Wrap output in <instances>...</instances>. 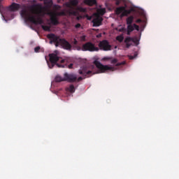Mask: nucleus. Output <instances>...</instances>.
<instances>
[{
  "label": "nucleus",
  "instance_id": "f257e3e1",
  "mask_svg": "<svg viewBox=\"0 0 179 179\" xmlns=\"http://www.w3.org/2000/svg\"><path fill=\"white\" fill-rule=\"evenodd\" d=\"M41 13L34 6H31L30 9L23 8L20 11V15L24 19L25 22H29L34 24H43L44 23L43 19L38 17Z\"/></svg>",
  "mask_w": 179,
  "mask_h": 179
},
{
  "label": "nucleus",
  "instance_id": "f03ea898",
  "mask_svg": "<svg viewBox=\"0 0 179 179\" xmlns=\"http://www.w3.org/2000/svg\"><path fill=\"white\" fill-rule=\"evenodd\" d=\"M47 37L50 40V43L52 44V43H55L56 47L61 45L64 50L72 49V45H71V43H69L65 38H59V37L55 36L54 34H48Z\"/></svg>",
  "mask_w": 179,
  "mask_h": 179
},
{
  "label": "nucleus",
  "instance_id": "7ed1b4c3",
  "mask_svg": "<svg viewBox=\"0 0 179 179\" xmlns=\"http://www.w3.org/2000/svg\"><path fill=\"white\" fill-rule=\"evenodd\" d=\"M94 64L99 70L92 73V75H94L95 73H104L105 72H107V71H114V67L109 66L108 65H103L97 60H95Z\"/></svg>",
  "mask_w": 179,
  "mask_h": 179
},
{
  "label": "nucleus",
  "instance_id": "20e7f679",
  "mask_svg": "<svg viewBox=\"0 0 179 179\" xmlns=\"http://www.w3.org/2000/svg\"><path fill=\"white\" fill-rule=\"evenodd\" d=\"M49 59H50V62H48V67L50 69H52V68H54V66H55V65H57L59 63L57 62H61V59L62 58L58 57V55H57L55 53H52L49 55Z\"/></svg>",
  "mask_w": 179,
  "mask_h": 179
},
{
  "label": "nucleus",
  "instance_id": "39448f33",
  "mask_svg": "<svg viewBox=\"0 0 179 179\" xmlns=\"http://www.w3.org/2000/svg\"><path fill=\"white\" fill-rule=\"evenodd\" d=\"M82 51H90V52H94L99 51V48L96 47L94 43L92 42H87L84 43L81 48Z\"/></svg>",
  "mask_w": 179,
  "mask_h": 179
},
{
  "label": "nucleus",
  "instance_id": "423d86ee",
  "mask_svg": "<svg viewBox=\"0 0 179 179\" xmlns=\"http://www.w3.org/2000/svg\"><path fill=\"white\" fill-rule=\"evenodd\" d=\"M78 80V76L75 73H64V80L69 82V83H73Z\"/></svg>",
  "mask_w": 179,
  "mask_h": 179
},
{
  "label": "nucleus",
  "instance_id": "0eeeda50",
  "mask_svg": "<svg viewBox=\"0 0 179 179\" xmlns=\"http://www.w3.org/2000/svg\"><path fill=\"white\" fill-rule=\"evenodd\" d=\"M78 73L80 75H82L83 77H79L78 78H77V82H80L81 80H83V79H86V78H89L88 76H92V74L93 73V71H86V70L83 69V70H78Z\"/></svg>",
  "mask_w": 179,
  "mask_h": 179
},
{
  "label": "nucleus",
  "instance_id": "6e6552de",
  "mask_svg": "<svg viewBox=\"0 0 179 179\" xmlns=\"http://www.w3.org/2000/svg\"><path fill=\"white\" fill-rule=\"evenodd\" d=\"M131 41L135 44V45H139V40L136 38H131L129 36H127L124 39V43L126 44V48H129L131 45H132V43H131Z\"/></svg>",
  "mask_w": 179,
  "mask_h": 179
},
{
  "label": "nucleus",
  "instance_id": "1a4fd4ad",
  "mask_svg": "<svg viewBox=\"0 0 179 179\" xmlns=\"http://www.w3.org/2000/svg\"><path fill=\"white\" fill-rule=\"evenodd\" d=\"M115 12L116 15H121L123 13V15L128 16L132 12V10H127V6H120L117 8Z\"/></svg>",
  "mask_w": 179,
  "mask_h": 179
},
{
  "label": "nucleus",
  "instance_id": "9d476101",
  "mask_svg": "<svg viewBox=\"0 0 179 179\" xmlns=\"http://www.w3.org/2000/svg\"><path fill=\"white\" fill-rule=\"evenodd\" d=\"M60 64H57V68H69V69H73V64L72 63L68 65V64H69V62L68 61V59H62L60 60Z\"/></svg>",
  "mask_w": 179,
  "mask_h": 179
},
{
  "label": "nucleus",
  "instance_id": "9b49d317",
  "mask_svg": "<svg viewBox=\"0 0 179 179\" xmlns=\"http://www.w3.org/2000/svg\"><path fill=\"white\" fill-rule=\"evenodd\" d=\"M99 47L103 51H110V50H111V45L107 40L101 41L99 44Z\"/></svg>",
  "mask_w": 179,
  "mask_h": 179
},
{
  "label": "nucleus",
  "instance_id": "f8f14e48",
  "mask_svg": "<svg viewBox=\"0 0 179 179\" xmlns=\"http://www.w3.org/2000/svg\"><path fill=\"white\" fill-rule=\"evenodd\" d=\"M103 22V17L100 15H97L95 18L92 20L93 27H99V26H101V23Z\"/></svg>",
  "mask_w": 179,
  "mask_h": 179
},
{
  "label": "nucleus",
  "instance_id": "ddd939ff",
  "mask_svg": "<svg viewBox=\"0 0 179 179\" xmlns=\"http://www.w3.org/2000/svg\"><path fill=\"white\" fill-rule=\"evenodd\" d=\"M19 9H20V4L16 3H13L7 8L8 12H17Z\"/></svg>",
  "mask_w": 179,
  "mask_h": 179
},
{
  "label": "nucleus",
  "instance_id": "4468645a",
  "mask_svg": "<svg viewBox=\"0 0 179 179\" xmlns=\"http://www.w3.org/2000/svg\"><path fill=\"white\" fill-rule=\"evenodd\" d=\"M48 15H50V22L53 26H57L59 24V21H58V18H57V15L54 13H49Z\"/></svg>",
  "mask_w": 179,
  "mask_h": 179
},
{
  "label": "nucleus",
  "instance_id": "2eb2a0df",
  "mask_svg": "<svg viewBox=\"0 0 179 179\" xmlns=\"http://www.w3.org/2000/svg\"><path fill=\"white\" fill-rule=\"evenodd\" d=\"M118 62V59H113L111 60L110 64H116V66H121V65H125L126 62Z\"/></svg>",
  "mask_w": 179,
  "mask_h": 179
},
{
  "label": "nucleus",
  "instance_id": "dca6fc26",
  "mask_svg": "<svg viewBox=\"0 0 179 179\" xmlns=\"http://www.w3.org/2000/svg\"><path fill=\"white\" fill-rule=\"evenodd\" d=\"M126 22L127 25L132 24V23H134V16L131 15L129 17H127Z\"/></svg>",
  "mask_w": 179,
  "mask_h": 179
},
{
  "label": "nucleus",
  "instance_id": "f3484780",
  "mask_svg": "<svg viewBox=\"0 0 179 179\" xmlns=\"http://www.w3.org/2000/svg\"><path fill=\"white\" fill-rule=\"evenodd\" d=\"M85 3H87V5L92 6L93 5H96V0H85Z\"/></svg>",
  "mask_w": 179,
  "mask_h": 179
},
{
  "label": "nucleus",
  "instance_id": "a211bd4d",
  "mask_svg": "<svg viewBox=\"0 0 179 179\" xmlns=\"http://www.w3.org/2000/svg\"><path fill=\"white\" fill-rule=\"evenodd\" d=\"M116 40H117V41H119V43H122V41H124V34L117 36L116 37Z\"/></svg>",
  "mask_w": 179,
  "mask_h": 179
},
{
  "label": "nucleus",
  "instance_id": "6ab92c4d",
  "mask_svg": "<svg viewBox=\"0 0 179 179\" xmlns=\"http://www.w3.org/2000/svg\"><path fill=\"white\" fill-rule=\"evenodd\" d=\"M67 90L70 92V93H75V86L73 85H71Z\"/></svg>",
  "mask_w": 179,
  "mask_h": 179
},
{
  "label": "nucleus",
  "instance_id": "aec40b11",
  "mask_svg": "<svg viewBox=\"0 0 179 179\" xmlns=\"http://www.w3.org/2000/svg\"><path fill=\"white\" fill-rule=\"evenodd\" d=\"M55 80V82H65V80H64V78L59 76H56Z\"/></svg>",
  "mask_w": 179,
  "mask_h": 179
},
{
  "label": "nucleus",
  "instance_id": "412c9836",
  "mask_svg": "<svg viewBox=\"0 0 179 179\" xmlns=\"http://www.w3.org/2000/svg\"><path fill=\"white\" fill-rule=\"evenodd\" d=\"M41 27L45 31H50L51 30V27H50V26L42 25Z\"/></svg>",
  "mask_w": 179,
  "mask_h": 179
},
{
  "label": "nucleus",
  "instance_id": "4be33fe9",
  "mask_svg": "<svg viewBox=\"0 0 179 179\" xmlns=\"http://www.w3.org/2000/svg\"><path fill=\"white\" fill-rule=\"evenodd\" d=\"M127 30H129L130 31H134L135 30V28H134V24L127 25Z\"/></svg>",
  "mask_w": 179,
  "mask_h": 179
},
{
  "label": "nucleus",
  "instance_id": "5701e85b",
  "mask_svg": "<svg viewBox=\"0 0 179 179\" xmlns=\"http://www.w3.org/2000/svg\"><path fill=\"white\" fill-rule=\"evenodd\" d=\"M71 5H73V6H76V5L79 3V1H78V0H71Z\"/></svg>",
  "mask_w": 179,
  "mask_h": 179
},
{
  "label": "nucleus",
  "instance_id": "b1692460",
  "mask_svg": "<svg viewBox=\"0 0 179 179\" xmlns=\"http://www.w3.org/2000/svg\"><path fill=\"white\" fill-rule=\"evenodd\" d=\"M77 10L79 11V12H86V8H83V7H78L77 8Z\"/></svg>",
  "mask_w": 179,
  "mask_h": 179
},
{
  "label": "nucleus",
  "instance_id": "393cba45",
  "mask_svg": "<svg viewBox=\"0 0 179 179\" xmlns=\"http://www.w3.org/2000/svg\"><path fill=\"white\" fill-rule=\"evenodd\" d=\"M80 41L82 42L86 41V35H83L80 36Z\"/></svg>",
  "mask_w": 179,
  "mask_h": 179
},
{
  "label": "nucleus",
  "instance_id": "a878e982",
  "mask_svg": "<svg viewBox=\"0 0 179 179\" xmlns=\"http://www.w3.org/2000/svg\"><path fill=\"white\" fill-rule=\"evenodd\" d=\"M138 57V54L135 53L134 56L129 55L128 57L129 59H134V58H136Z\"/></svg>",
  "mask_w": 179,
  "mask_h": 179
},
{
  "label": "nucleus",
  "instance_id": "bb28decb",
  "mask_svg": "<svg viewBox=\"0 0 179 179\" xmlns=\"http://www.w3.org/2000/svg\"><path fill=\"white\" fill-rule=\"evenodd\" d=\"M134 29L136 30L137 31H139V25H137L136 24H133Z\"/></svg>",
  "mask_w": 179,
  "mask_h": 179
},
{
  "label": "nucleus",
  "instance_id": "cd10ccee",
  "mask_svg": "<svg viewBox=\"0 0 179 179\" xmlns=\"http://www.w3.org/2000/svg\"><path fill=\"white\" fill-rule=\"evenodd\" d=\"M99 15H104V13H106V10L105 9H101L99 11Z\"/></svg>",
  "mask_w": 179,
  "mask_h": 179
},
{
  "label": "nucleus",
  "instance_id": "c85d7f7f",
  "mask_svg": "<svg viewBox=\"0 0 179 179\" xmlns=\"http://www.w3.org/2000/svg\"><path fill=\"white\" fill-rule=\"evenodd\" d=\"M40 50H41V48L39 46H37L34 48V51L36 52H40Z\"/></svg>",
  "mask_w": 179,
  "mask_h": 179
},
{
  "label": "nucleus",
  "instance_id": "c756f323",
  "mask_svg": "<svg viewBox=\"0 0 179 179\" xmlns=\"http://www.w3.org/2000/svg\"><path fill=\"white\" fill-rule=\"evenodd\" d=\"M73 45H78V41L76 38L73 39Z\"/></svg>",
  "mask_w": 179,
  "mask_h": 179
},
{
  "label": "nucleus",
  "instance_id": "7c9ffc66",
  "mask_svg": "<svg viewBox=\"0 0 179 179\" xmlns=\"http://www.w3.org/2000/svg\"><path fill=\"white\" fill-rule=\"evenodd\" d=\"M103 61H110L111 59V57H103Z\"/></svg>",
  "mask_w": 179,
  "mask_h": 179
},
{
  "label": "nucleus",
  "instance_id": "2f4dec72",
  "mask_svg": "<svg viewBox=\"0 0 179 179\" xmlns=\"http://www.w3.org/2000/svg\"><path fill=\"white\" fill-rule=\"evenodd\" d=\"M80 23H78V24H76V25H75V27H76V29H79L80 27Z\"/></svg>",
  "mask_w": 179,
  "mask_h": 179
},
{
  "label": "nucleus",
  "instance_id": "473e14b6",
  "mask_svg": "<svg viewBox=\"0 0 179 179\" xmlns=\"http://www.w3.org/2000/svg\"><path fill=\"white\" fill-rule=\"evenodd\" d=\"M131 33H132V31H129V29H127V36H131Z\"/></svg>",
  "mask_w": 179,
  "mask_h": 179
},
{
  "label": "nucleus",
  "instance_id": "72a5a7b5",
  "mask_svg": "<svg viewBox=\"0 0 179 179\" xmlns=\"http://www.w3.org/2000/svg\"><path fill=\"white\" fill-rule=\"evenodd\" d=\"M121 3V1L120 0H117L115 2V5L118 6Z\"/></svg>",
  "mask_w": 179,
  "mask_h": 179
},
{
  "label": "nucleus",
  "instance_id": "f704fd0d",
  "mask_svg": "<svg viewBox=\"0 0 179 179\" xmlns=\"http://www.w3.org/2000/svg\"><path fill=\"white\" fill-rule=\"evenodd\" d=\"M136 23H142V20L141 19H138L136 20Z\"/></svg>",
  "mask_w": 179,
  "mask_h": 179
},
{
  "label": "nucleus",
  "instance_id": "c9c22d12",
  "mask_svg": "<svg viewBox=\"0 0 179 179\" xmlns=\"http://www.w3.org/2000/svg\"><path fill=\"white\" fill-rule=\"evenodd\" d=\"M124 16H126V15H124V13H122L120 15V17H124Z\"/></svg>",
  "mask_w": 179,
  "mask_h": 179
},
{
  "label": "nucleus",
  "instance_id": "e433bc0d",
  "mask_svg": "<svg viewBox=\"0 0 179 179\" xmlns=\"http://www.w3.org/2000/svg\"><path fill=\"white\" fill-rule=\"evenodd\" d=\"M13 17H14V15H13V14H12L11 15V19H13Z\"/></svg>",
  "mask_w": 179,
  "mask_h": 179
},
{
  "label": "nucleus",
  "instance_id": "4c0bfd02",
  "mask_svg": "<svg viewBox=\"0 0 179 179\" xmlns=\"http://www.w3.org/2000/svg\"><path fill=\"white\" fill-rule=\"evenodd\" d=\"M2 1H3V0H0V3H1V2H2Z\"/></svg>",
  "mask_w": 179,
  "mask_h": 179
},
{
  "label": "nucleus",
  "instance_id": "58836bf2",
  "mask_svg": "<svg viewBox=\"0 0 179 179\" xmlns=\"http://www.w3.org/2000/svg\"><path fill=\"white\" fill-rule=\"evenodd\" d=\"M78 50H80V47H78Z\"/></svg>",
  "mask_w": 179,
  "mask_h": 179
}]
</instances>
